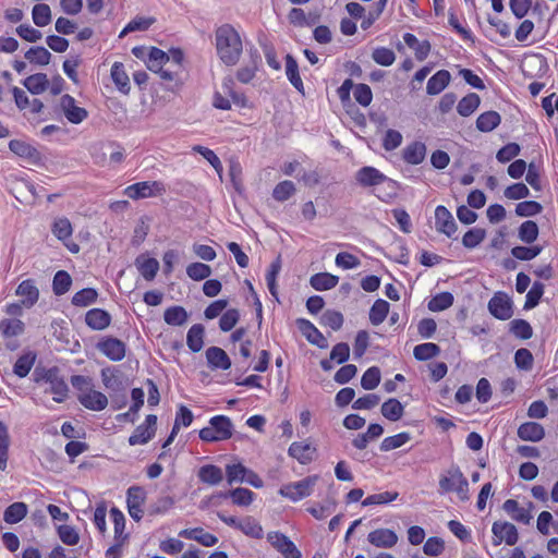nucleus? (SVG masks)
Wrapping results in <instances>:
<instances>
[{
    "mask_svg": "<svg viewBox=\"0 0 558 558\" xmlns=\"http://www.w3.org/2000/svg\"><path fill=\"white\" fill-rule=\"evenodd\" d=\"M23 85L26 87V89L31 94L39 95L47 89V87L49 85V81H48V77L46 74L36 73V74L27 76L23 81Z\"/></svg>",
    "mask_w": 558,
    "mask_h": 558,
    "instance_id": "nucleus-35",
    "label": "nucleus"
},
{
    "mask_svg": "<svg viewBox=\"0 0 558 558\" xmlns=\"http://www.w3.org/2000/svg\"><path fill=\"white\" fill-rule=\"evenodd\" d=\"M161 181H142L126 186L123 194L133 201L161 196L166 193Z\"/></svg>",
    "mask_w": 558,
    "mask_h": 558,
    "instance_id": "nucleus-4",
    "label": "nucleus"
},
{
    "mask_svg": "<svg viewBox=\"0 0 558 558\" xmlns=\"http://www.w3.org/2000/svg\"><path fill=\"white\" fill-rule=\"evenodd\" d=\"M98 293L93 288H85L76 292L72 298V304L80 307H86L96 302Z\"/></svg>",
    "mask_w": 558,
    "mask_h": 558,
    "instance_id": "nucleus-55",
    "label": "nucleus"
},
{
    "mask_svg": "<svg viewBox=\"0 0 558 558\" xmlns=\"http://www.w3.org/2000/svg\"><path fill=\"white\" fill-rule=\"evenodd\" d=\"M209 424L214 427L219 435L218 438L227 440L231 438L233 433V425L231 420L225 415H216L209 420Z\"/></svg>",
    "mask_w": 558,
    "mask_h": 558,
    "instance_id": "nucleus-34",
    "label": "nucleus"
},
{
    "mask_svg": "<svg viewBox=\"0 0 558 558\" xmlns=\"http://www.w3.org/2000/svg\"><path fill=\"white\" fill-rule=\"evenodd\" d=\"M509 331L515 338L527 340L533 336V329L525 319H513L509 324Z\"/></svg>",
    "mask_w": 558,
    "mask_h": 558,
    "instance_id": "nucleus-44",
    "label": "nucleus"
},
{
    "mask_svg": "<svg viewBox=\"0 0 558 558\" xmlns=\"http://www.w3.org/2000/svg\"><path fill=\"white\" fill-rule=\"evenodd\" d=\"M32 19L36 26L45 27L51 22V10L46 3H37L33 7Z\"/></svg>",
    "mask_w": 558,
    "mask_h": 558,
    "instance_id": "nucleus-43",
    "label": "nucleus"
},
{
    "mask_svg": "<svg viewBox=\"0 0 558 558\" xmlns=\"http://www.w3.org/2000/svg\"><path fill=\"white\" fill-rule=\"evenodd\" d=\"M179 536L186 539H193L203 546L211 547L218 543V537L206 532L203 527L184 529L179 532Z\"/></svg>",
    "mask_w": 558,
    "mask_h": 558,
    "instance_id": "nucleus-22",
    "label": "nucleus"
},
{
    "mask_svg": "<svg viewBox=\"0 0 558 558\" xmlns=\"http://www.w3.org/2000/svg\"><path fill=\"white\" fill-rule=\"evenodd\" d=\"M160 223L156 222L155 218L151 216H142L135 228L133 234V243L140 244L144 242L149 232H153V228H159Z\"/></svg>",
    "mask_w": 558,
    "mask_h": 558,
    "instance_id": "nucleus-25",
    "label": "nucleus"
},
{
    "mask_svg": "<svg viewBox=\"0 0 558 558\" xmlns=\"http://www.w3.org/2000/svg\"><path fill=\"white\" fill-rule=\"evenodd\" d=\"M389 313V303L385 300H376L369 311V320L374 326L380 325Z\"/></svg>",
    "mask_w": 558,
    "mask_h": 558,
    "instance_id": "nucleus-42",
    "label": "nucleus"
},
{
    "mask_svg": "<svg viewBox=\"0 0 558 558\" xmlns=\"http://www.w3.org/2000/svg\"><path fill=\"white\" fill-rule=\"evenodd\" d=\"M206 360L208 363V366L211 369H223L227 371L231 367V360L226 353L225 350H222L219 347H209L206 350Z\"/></svg>",
    "mask_w": 558,
    "mask_h": 558,
    "instance_id": "nucleus-21",
    "label": "nucleus"
},
{
    "mask_svg": "<svg viewBox=\"0 0 558 558\" xmlns=\"http://www.w3.org/2000/svg\"><path fill=\"white\" fill-rule=\"evenodd\" d=\"M246 474L247 468L240 462L227 464L226 466L227 482L229 485H233L234 483H243Z\"/></svg>",
    "mask_w": 558,
    "mask_h": 558,
    "instance_id": "nucleus-53",
    "label": "nucleus"
},
{
    "mask_svg": "<svg viewBox=\"0 0 558 558\" xmlns=\"http://www.w3.org/2000/svg\"><path fill=\"white\" fill-rule=\"evenodd\" d=\"M399 496L398 492H383L378 494H373L367 496L363 501V507L374 506V505H386L393 500H396Z\"/></svg>",
    "mask_w": 558,
    "mask_h": 558,
    "instance_id": "nucleus-57",
    "label": "nucleus"
},
{
    "mask_svg": "<svg viewBox=\"0 0 558 558\" xmlns=\"http://www.w3.org/2000/svg\"><path fill=\"white\" fill-rule=\"evenodd\" d=\"M439 493H456L459 500L468 501L470 499L469 482L458 465H451L439 476Z\"/></svg>",
    "mask_w": 558,
    "mask_h": 558,
    "instance_id": "nucleus-3",
    "label": "nucleus"
},
{
    "mask_svg": "<svg viewBox=\"0 0 558 558\" xmlns=\"http://www.w3.org/2000/svg\"><path fill=\"white\" fill-rule=\"evenodd\" d=\"M355 179L363 187H374L376 196L381 201L388 202L397 195V182L374 167H362L356 172Z\"/></svg>",
    "mask_w": 558,
    "mask_h": 558,
    "instance_id": "nucleus-2",
    "label": "nucleus"
},
{
    "mask_svg": "<svg viewBox=\"0 0 558 558\" xmlns=\"http://www.w3.org/2000/svg\"><path fill=\"white\" fill-rule=\"evenodd\" d=\"M451 75L447 70L437 71L428 81L426 85V93L428 95L440 94L450 83Z\"/></svg>",
    "mask_w": 558,
    "mask_h": 558,
    "instance_id": "nucleus-27",
    "label": "nucleus"
},
{
    "mask_svg": "<svg viewBox=\"0 0 558 558\" xmlns=\"http://www.w3.org/2000/svg\"><path fill=\"white\" fill-rule=\"evenodd\" d=\"M157 416L149 414L146 416L145 422L138 425L134 433L129 438L131 446L147 444L156 433Z\"/></svg>",
    "mask_w": 558,
    "mask_h": 558,
    "instance_id": "nucleus-12",
    "label": "nucleus"
},
{
    "mask_svg": "<svg viewBox=\"0 0 558 558\" xmlns=\"http://www.w3.org/2000/svg\"><path fill=\"white\" fill-rule=\"evenodd\" d=\"M267 541L284 558H302V553L287 535L280 532H269L267 534Z\"/></svg>",
    "mask_w": 558,
    "mask_h": 558,
    "instance_id": "nucleus-8",
    "label": "nucleus"
},
{
    "mask_svg": "<svg viewBox=\"0 0 558 558\" xmlns=\"http://www.w3.org/2000/svg\"><path fill=\"white\" fill-rule=\"evenodd\" d=\"M216 49L226 65H234L240 60L243 45L240 34L230 24H223L215 33Z\"/></svg>",
    "mask_w": 558,
    "mask_h": 558,
    "instance_id": "nucleus-1",
    "label": "nucleus"
},
{
    "mask_svg": "<svg viewBox=\"0 0 558 558\" xmlns=\"http://www.w3.org/2000/svg\"><path fill=\"white\" fill-rule=\"evenodd\" d=\"M318 481V475H311L301 481L283 485L279 489V494L292 501H299L310 496Z\"/></svg>",
    "mask_w": 558,
    "mask_h": 558,
    "instance_id": "nucleus-5",
    "label": "nucleus"
},
{
    "mask_svg": "<svg viewBox=\"0 0 558 558\" xmlns=\"http://www.w3.org/2000/svg\"><path fill=\"white\" fill-rule=\"evenodd\" d=\"M223 496L231 497L232 502L236 506L247 507L253 502L255 494L247 488L238 487L230 490L228 494H225Z\"/></svg>",
    "mask_w": 558,
    "mask_h": 558,
    "instance_id": "nucleus-47",
    "label": "nucleus"
},
{
    "mask_svg": "<svg viewBox=\"0 0 558 558\" xmlns=\"http://www.w3.org/2000/svg\"><path fill=\"white\" fill-rule=\"evenodd\" d=\"M28 512V507L25 502L16 501L11 504L3 512V520L9 524L21 522Z\"/></svg>",
    "mask_w": 558,
    "mask_h": 558,
    "instance_id": "nucleus-33",
    "label": "nucleus"
},
{
    "mask_svg": "<svg viewBox=\"0 0 558 558\" xmlns=\"http://www.w3.org/2000/svg\"><path fill=\"white\" fill-rule=\"evenodd\" d=\"M453 295L450 292H441L436 294L428 302V310L432 312H441L449 308L453 304Z\"/></svg>",
    "mask_w": 558,
    "mask_h": 558,
    "instance_id": "nucleus-54",
    "label": "nucleus"
},
{
    "mask_svg": "<svg viewBox=\"0 0 558 558\" xmlns=\"http://www.w3.org/2000/svg\"><path fill=\"white\" fill-rule=\"evenodd\" d=\"M239 530L245 535L253 538H262L263 537V527L262 525L252 517H245L241 520L239 524Z\"/></svg>",
    "mask_w": 558,
    "mask_h": 558,
    "instance_id": "nucleus-52",
    "label": "nucleus"
},
{
    "mask_svg": "<svg viewBox=\"0 0 558 558\" xmlns=\"http://www.w3.org/2000/svg\"><path fill=\"white\" fill-rule=\"evenodd\" d=\"M380 383V371L376 366H372L365 371L361 378V386L365 390L375 389Z\"/></svg>",
    "mask_w": 558,
    "mask_h": 558,
    "instance_id": "nucleus-62",
    "label": "nucleus"
},
{
    "mask_svg": "<svg viewBox=\"0 0 558 558\" xmlns=\"http://www.w3.org/2000/svg\"><path fill=\"white\" fill-rule=\"evenodd\" d=\"M288 453L301 464H307L314 460L316 448L308 442L294 441L290 445Z\"/></svg>",
    "mask_w": 558,
    "mask_h": 558,
    "instance_id": "nucleus-20",
    "label": "nucleus"
},
{
    "mask_svg": "<svg viewBox=\"0 0 558 558\" xmlns=\"http://www.w3.org/2000/svg\"><path fill=\"white\" fill-rule=\"evenodd\" d=\"M440 353V348L433 342L417 344L413 350V355L418 361H428Z\"/></svg>",
    "mask_w": 558,
    "mask_h": 558,
    "instance_id": "nucleus-50",
    "label": "nucleus"
},
{
    "mask_svg": "<svg viewBox=\"0 0 558 558\" xmlns=\"http://www.w3.org/2000/svg\"><path fill=\"white\" fill-rule=\"evenodd\" d=\"M163 319L168 325L181 326L187 320V313L182 306H171L165 311Z\"/></svg>",
    "mask_w": 558,
    "mask_h": 558,
    "instance_id": "nucleus-49",
    "label": "nucleus"
},
{
    "mask_svg": "<svg viewBox=\"0 0 558 558\" xmlns=\"http://www.w3.org/2000/svg\"><path fill=\"white\" fill-rule=\"evenodd\" d=\"M110 76L121 93L128 94L130 92V78L122 62L117 61L112 64Z\"/></svg>",
    "mask_w": 558,
    "mask_h": 558,
    "instance_id": "nucleus-30",
    "label": "nucleus"
},
{
    "mask_svg": "<svg viewBox=\"0 0 558 558\" xmlns=\"http://www.w3.org/2000/svg\"><path fill=\"white\" fill-rule=\"evenodd\" d=\"M367 541L378 548H392L398 543V535L389 529H377L368 533Z\"/></svg>",
    "mask_w": 558,
    "mask_h": 558,
    "instance_id": "nucleus-16",
    "label": "nucleus"
},
{
    "mask_svg": "<svg viewBox=\"0 0 558 558\" xmlns=\"http://www.w3.org/2000/svg\"><path fill=\"white\" fill-rule=\"evenodd\" d=\"M80 403L90 411H102L108 405V398L98 390L89 389L78 396Z\"/></svg>",
    "mask_w": 558,
    "mask_h": 558,
    "instance_id": "nucleus-15",
    "label": "nucleus"
},
{
    "mask_svg": "<svg viewBox=\"0 0 558 558\" xmlns=\"http://www.w3.org/2000/svg\"><path fill=\"white\" fill-rule=\"evenodd\" d=\"M197 476L202 483L215 486L222 482L223 472L215 464H206L199 468Z\"/></svg>",
    "mask_w": 558,
    "mask_h": 558,
    "instance_id": "nucleus-28",
    "label": "nucleus"
},
{
    "mask_svg": "<svg viewBox=\"0 0 558 558\" xmlns=\"http://www.w3.org/2000/svg\"><path fill=\"white\" fill-rule=\"evenodd\" d=\"M71 284V276L65 270H59L52 280V291L56 295H63L70 290Z\"/></svg>",
    "mask_w": 558,
    "mask_h": 558,
    "instance_id": "nucleus-48",
    "label": "nucleus"
},
{
    "mask_svg": "<svg viewBox=\"0 0 558 558\" xmlns=\"http://www.w3.org/2000/svg\"><path fill=\"white\" fill-rule=\"evenodd\" d=\"M96 348L101 352L106 357L113 362L122 361L126 354V345L125 343L113 337H105L102 338L96 345Z\"/></svg>",
    "mask_w": 558,
    "mask_h": 558,
    "instance_id": "nucleus-9",
    "label": "nucleus"
},
{
    "mask_svg": "<svg viewBox=\"0 0 558 558\" xmlns=\"http://www.w3.org/2000/svg\"><path fill=\"white\" fill-rule=\"evenodd\" d=\"M24 323L17 318H5L0 320V332L9 338L23 333Z\"/></svg>",
    "mask_w": 558,
    "mask_h": 558,
    "instance_id": "nucleus-46",
    "label": "nucleus"
},
{
    "mask_svg": "<svg viewBox=\"0 0 558 558\" xmlns=\"http://www.w3.org/2000/svg\"><path fill=\"white\" fill-rule=\"evenodd\" d=\"M404 412L401 402L395 398H390L381 405V414L389 421H399Z\"/></svg>",
    "mask_w": 558,
    "mask_h": 558,
    "instance_id": "nucleus-39",
    "label": "nucleus"
},
{
    "mask_svg": "<svg viewBox=\"0 0 558 558\" xmlns=\"http://www.w3.org/2000/svg\"><path fill=\"white\" fill-rule=\"evenodd\" d=\"M372 59L379 65L390 66L396 60V54L389 48L377 47L372 52Z\"/></svg>",
    "mask_w": 558,
    "mask_h": 558,
    "instance_id": "nucleus-60",
    "label": "nucleus"
},
{
    "mask_svg": "<svg viewBox=\"0 0 558 558\" xmlns=\"http://www.w3.org/2000/svg\"><path fill=\"white\" fill-rule=\"evenodd\" d=\"M501 122V117L497 111H486L481 113L476 119V128L481 132H492Z\"/></svg>",
    "mask_w": 558,
    "mask_h": 558,
    "instance_id": "nucleus-36",
    "label": "nucleus"
},
{
    "mask_svg": "<svg viewBox=\"0 0 558 558\" xmlns=\"http://www.w3.org/2000/svg\"><path fill=\"white\" fill-rule=\"evenodd\" d=\"M533 505L530 502L529 508L520 507L519 502L514 499H507L502 509L517 522L530 524L532 520L531 509Z\"/></svg>",
    "mask_w": 558,
    "mask_h": 558,
    "instance_id": "nucleus-18",
    "label": "nucleus"
},
{
    "mask_svg": "<svg viewBox=\"0 0 558 558\" xmlns=\"http://www.w3.org/2000/svg\"><path fill=\"white\" fill-rule=\"evenodd\" d=\"M204 327L201 324L193 325L186 335V344L193 352H199L204 345Z\"/></svg>",
    "mask_w": 558,
    "mask_h": 558,
    "instance_id": "nucleus-37",
    "label": "nucleus"
},
{
    "mask_svg": "<svg viewBox=\"0 0 558 558\" xmlns=\"http://www.w3.org/2000/svg\"><path fill=\"white\" fill-rule=\"evenodd\" d=\"M410 434L407 432L386 437L380 444L381 451H390L400 448L410 440Z\"/></svg>",
    "mask_w": 558,
    "mask_h": 558,
    "instance_id": "nucleus-58",
    "label": "nucleus"
},
{
    "mask_svg": "<svg viewBox=\"0 0 558 558\" xmlns=\"http://www.w3.org/2000/svg\"><path fill=\"white\" fill-rule=\"evenodd\" d=\"M57 532H58V536L60 537L62 543H64L65 545L74 546L80 541L78 532L76 531L75 527H73L71 525H66V524L59 525L57 527Z\"/></svg>",
    "mask_w": 558,
    "mask_h": 558,
    "instance_id": "nucleus-63",
    "label": "nucleus"
},
{
    "mask_svg": "<svg viewBox=\"0 0 558 558\" xmlns=\"http://www.w3.org/2000/svg\"><path fill=\"white\" fill-rule=\"evenodd\" d=\"M51 232L59 241L64 242L72 235L73 228L68 218L59 217L54 219Z\"/></svg>",
    "mask_w": 558,
    "mask_h": 558,
    "instance_id": "nucleus-41",
    "label": "nucleus"
},
{
    "mask_svg": "<svg viewBox=\"0 0 558 558\" xmlns=\"http://www.w3.org/2000/svg\"><path fill=\"white\" fill-rule=\"evenodd\" d=\"M15 293L21 298L22 305L27 308L32 307L39 298V291L35 282L31 279L23 280L19 284Z\"/></svg>",
    "mask_w": 558,
    "mask_h": 558,
    "instance_id": "nucleus-19",
    "label": "nucleus"
},
{
    "mask_svg": "<svg viewBox=\"0 0 558 558\" xmlns=\"http://www.w3.org/2000/svg\"><path fill=\"white\" fill-rule=\"evenodd\" d=\"M60 108L70 123L80 124L88 117L85 108L76 106L74 97L64 94L60 98Z\"/></svg>",
    "mask_w": 558,
    "mask_h": 558,
    "instance_id": "nucleus-11",
    "label": "nucleus"
},
{
    "mask_svg": "<svg viewBox=\"0 0 558 558\" xmlns=\"http://www.w3.org/2000/svg\"><path fill=\"white\" fill-rule=\"evenodd\" d=\"M46 383L49 384L48 392L53 395V400L58 403L65 401L69 392L66 383L58 376L57 369H48L44 376Z\"/></svg>",
    "mask_w": 558,
    "mask_h": 558,
    "instance_id": "nucleus-13",
    "label": "nucleus"
},
{
    "mask_svg": "<svg viewBox=\"0 0 558 558\" xmlns=\"http://www.w3.org/2000/svg\"><path fill=\"white\" fill-rule=\"evenodd\" d=\"M101 380L106 389L118 392L122 389V381L111 367L101 369Z\"/></svg>",
    "mask_w": 558,
    "mask_h": 558,
    "instance_id": "nucleus-56",
    "label": "nucleus"
},
{
    "mask_svg": "<svg viewBox=\"0 0 558 558\" xmlns=\"http://www.w3.org/2000/svg\"><path fill=\"white\" fill-rule=\"evenodd\" d=\"M85 322L94 330H102L110 325L111 317L101 308H93L86 313Z\"/></svg>",
    "mask_w": 558,
    "mask_h": 558,
    "instance_id": "nucleus-26",
    "label": "nucleus"
},
{
    "mask_svg": "<svg viewBox=\"0 0 558 558\" xmlns=\"http://www.w3.org/2000/svg\"><path fill=\"white\" fill-rule=\"evenodd\" d=\"M25 59L34 64L47 65L50 62L51 53L45 47H32L25 52Z\"/></svg>",
    "mask_w": 558,
    "mask_h": 558,
    "instance_id": "nucleus-45",
    "label": "nucleus"
},
{
    "mask_svg": "<svg viewBox=\"0 0 558 558\" xmlns=\"http://www.w3.org/2000/svg\"><path fill=\"white\" fill-rule=\"evenodd\" d=\"M518 437L524 441L537 442L545 437V429L539 423L525 422L519 426Z\"/></svg>",
    "mask_w": 558,
    "mask_h": 558,
    "instance_id": "nucleus-24",
    "label": "nucleus"
},
{
    "mask_svg": "<svg viewBox=\"0 0 558 558\" xmlns=\"http://www.w3.org/2000/svg\"><path fill=\"white\" fill-rule=\"evenodd\" d=\"M286 75L291 85L300 93L304 94L303 81L299 73L296 60L291 56H286Z\"/></svg>",
    "mask_w": 558,
    "mask_h": 558,
    "instance_id": "nucleus-31",
    "label": "nucleus"
},
{
    "mask_svg": "<svg viewBox=\"0 0 558 558\" xmlns=\"http://www.w3.org/2000/svg\"><path fill=\"white\" fill-rule=\"evenodd\" d=\"M281 267V256L278 255L277 258L270 264L266 274L267 288L276 300H278L277 276L279 275Z\"/></svg>",
    "mask_w": 558,
    "mask_h": 558,
    "instance_id": "nucleus-38",
    "label": "nucleus"
},
{
    "mask_svg": "<svg viewBox=\"0 0 558 558\" xmlns=\"http://www.w3.org/2000/svg\"><path fill=\"white\" fill-rule=\"evenodd\" d=\"M538 235V227L532 220L524 221L519 228V238L527 244L533 243Z\"/></svg>",
    "mask_w": 558,
    "mask_h": 558,
    "instance_id": "nucleus-61",
    "label": "nucleus"
},
{
    "mask_svg": "<svg viewBox=\"0 0 558 558\" xmlns=\"http://www.w3.org/2000/svg\"><path fill=\"white\" fill-rule=\"evenodd\" d=\"M320 324L332 330H339L343 325V315L338 311L328 310L322 315Z\"/></svg>",
    "mask_w": 558,
    "mask_h": 558,
    "instance_id": "nucleus-64",
    "label": "nucleus"
},
{
    "mask_svg": "<svg viewBox=\"0 0 558 558\" xmlns=\"http://www.w3.org/2000/svg\"><path fill=\"white\" fill-rule=\"evenodd\" d=\"M426 150V145L423 142L415 141L404 147L402 158L407 163L416 166L424 161Z\"/></svg>",
    "mask_w": 558,
    "mask_h": 558,
    "instance_id": "nucleus-23",
    "label": "nucleus"
},
{
    "mask_svg": "<svg viewBox=\"0 0 558 558\" xmlns=\"http://www.w3.org/2000/svg\"><path fill=\"white\" fill-rule=\"evenodd\" d=\"M135 266L147 281H151L159 270L158 260L156 258L146 257L144 255H141L135 259Z\"/></svg>",
    "mask_w": 558,
    "mask_h": 558,
    "instance_id": "nucleus-29",
    "label": "nucleus"
},
{
    "mask_svg": "<svg viewBox=\"0 0 558 558\" xmlns=\"http://www.w3.org/2000/svg\"><path fill=\"white\" fill-rule=\"evenodd\" d=\"M296 324L310 343L315 344L322 349L328 347L327 339L310 320L300 318L296 320Z\"/></svg>",
    "mask_w": 558,
    "mask_h": 558,
    "instance_id": "nucleus-17",
    "label": "nucleus"
},
{
    "mask_svg": "<svg viewBox=\"0 0 558 558\" xmlns=\"http://www.w3.org/2000/svg\"><path fill=\"white\" fill-rule=\"evenodd\" d=\"M295 193V185L292 181L286 180L278 183L272 191V197L278 202L289 199Z\"/></svg>",
    "mask_w": 558,
    "mask_h": 558,
    "instance_id": "nucleus-59",
    "label": "nucleus"
},
{
    "mask_svg": "<svg viewBox=\"0 0 558 558\" xmlns=\"http://www.w3.org/2000/svg\"><path fill=\"white\" fill-rule=\"evenodd\" d=\"M493 544L499 546L505 542L509 546L517 544L519 534L517 527L507 521H496L492 526Z\"/></svg>",
    "mask_w": 558,
    "mask_h": 558,
    "instance_id": "nucleus-7",
    "label": "nucleus"
},
{
    "mask_svg": "<svg viewBox=\"0 0 558 558\" xmlns=\"http://www.w3.org/2000/svg\"><path fill=\"white\" fill-rule=\"evenodd\" d=\"M435 228L449 238L457 231V223L452 214L442 205L435 208Z\"/></svg>",
    "mask_w": 558,
    "mask_h": 558,
    "instance_id": "nucleus-14",
    "label": "nucleus"
},
{
    "mask_svg": "<svg viewBox=\"0 0 558 558\" xmlns=\"http://www.w3.org/2000/svg\"><path fill=\"white\" fill-rule=\"evenodd\" d=\"M166 63H168L167 53L159 48L151 47L146 60L147 68L153 72L160 71Z\"/></svg>",
    "mask_w": 558,
    "mask_h": 558,
    "instance_id": "nucleus-51",
    "label": "nucleus"
},
{
    "mask_svg": "<svg viewBox=\"0 0 558 558\" xmlns=\"http://www.w3.org/2000/svg\"><path fill=\"white\" fill-rule=\"evenodd\" d=\"M146 499V492L141 486H131L126 492V505L130 517L138 522L143 518V505Z\"/></svg>",
    "mask_w": 558,
    "mask_h": 558,
    "instance_id": "nucleus-10",
    "label": "nucleus"
},
{
    "mask_svg": "<svg viewBox=\"0 0 558 558\" xmlns=\"http://www.w3.org/2000/svg\"><path fill=\"white\" fill-rule=\"evenodd\" d=\"M489 313L497 319L507 320L513 315V303L504 292H496L488 302Z\"/></svg>",
    "mask_w": 558,
    "mask_h": 558,
    "instance_id": "nucleus-6",
    "label": "nucleus"
},
{
    "mask_svg": "<svg viewBox=\"0 0 558 558\" xmlns=\"http://www.w3.org/2000/svg\"><path fill=\"white\" fill-rule=\"evenodd\" d=\"M339 282V277L329 272H318L311 277L310 283L316 291H327L335 288Z\"/></svg>",
    "mask_w": 558,
    "mask_h": 558,
    "instance_id": "nucleus-32",
    "label": "nucleus"
},
{
    "mask_svg": "<svg viewBox=\"0 0 558 558\" xmlns=\"http://www.w3.org/2000/svg\"><path fill=\"white\" fill-rule=\"evenodd\" d=\"M480 104V96L475 93H470L458 102L457 111L462 117H469L478 108Z\"/></svg>",
    "mask_w": 558,
    "mask_h": 558,
    "instance_id": "nucleus-40",
    "label": "nucleus"
}]
</instances>
